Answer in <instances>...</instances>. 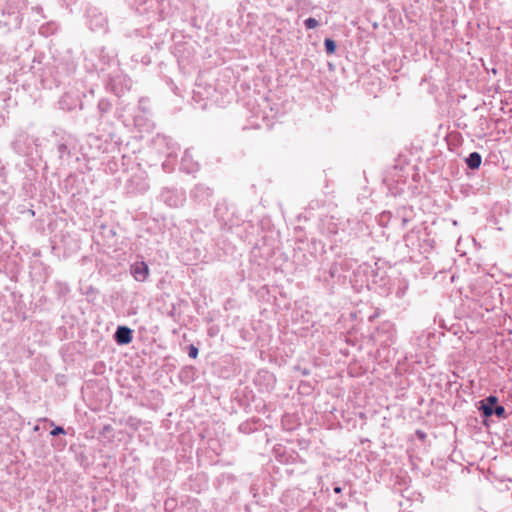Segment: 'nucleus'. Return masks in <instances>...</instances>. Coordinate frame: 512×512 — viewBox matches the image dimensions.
Returning <instances> with one entry per match:
<instances>
[{"label":"nucleus","mask_w":512,"mask_h":512,"mask_svg":"<svg viewBox=\"0 0 512 512\" xmlns=\"http://www.w3.org/2000/svg\"><path fill=\"white\" fill-rule=\"evenodd\" d=\"M189 356L193 359L198 356V349L194 345H190L189 347Z\"/></svg>","instance_id":"nucleus-13"},{"label":"nucleus","mask_w":512,"mask_h":512,"mask_svg":"<svg viewBox=\"0 0 512 512\" xmlns=\"http://www.w3.org/2000/svg\"><path fill=\"white\" fill-rule=\"evenodd\" d=\"M98 108L100 109L101 112H106L109 108V103L104 101V100H101L99 101L98 103Z\"/></svg>","instance_id":"nucleus-12"},{"label":"nucleus","mask_w":512,"mask_h":512,"mask_svg":"<svg viewBox=\"0 0 512 512\" xmlns=\"http://www.w3.org/2000/svg\"><path fill=\"white\" fill-rule=\"evenodd\" d=\"M43 421L49 422V424L54 427L50 431L51 436L56 437L61 434H63V435L67 434V431L62 426H56L53 421L48 420L47 418H44Z\"/></svg>","instance_id":"nucleus-8"},{"label":"nucleus","mask_w":512,"mask_h":512,"mask_svg":"<svg viewBox=\"0 0 512 512\" xmlns=\"http://www.w3.org/2000/svg\"><path fill=\"white\" fill-rule=\"evenodd\" d=\"M55 145H56L57 152H58L60 159H63L65 155L70 156L71 152L68 148L70 144L62 143V144H55Z\"/></svg>","instance_id":"nucleus-9"},{"label":"nucleus","mask_w":512,"mask_h":512,"mask_svg":"<svg viewBox=\"0 0 512 512\" xmlns=\"http://www.w3.org/2000/svg\"><path fill=\"white\" fill-rule=\"evenodd\" d=\"M7 14H8L9 19L6 21L0 20V23H3L4 26L9 27V28L10 27H15V28L19 27L21 24V21H22L20 13L16 10L12 9V10H8Z\"/></svg>","instance_id":"nucleus-3"},{"label":"nucleus","mask_w":512,"mask_h":512,"mask_svg":"<svg viewBox=\"0 0 512 512\" xmlns=\"http://www.w3.org/2000/svg\"><path fill=\"white\" fill-rule=\"evenodd\" d=\"M318 21L315 18H308L305 20V26L307 29H314L318 26Z\"/></svg>","instance_id":"nucleus-11"},{"label":"nucleus","mask_w":512,"mask_h":512,"mask_svg":"<svg viewBox=\"0 0 512 512\" xmlns=\"http://www.w3.org/2000/svg\"><path fill=\"white\" fill-rule=\"evenodd\" d=\"M87 24L92 31L105 33L107 31V17L96 7H89L86 11Z\"/></svg>","instance_id":"nucleus-1"},{"label":"nucleus","mask_w":512,"mask_h":512,"mask_svg":"<svg viewBox=\"0 0 512 512\" xmlns=\"http://www.w3.org/2000/svg\"><path fill=\"white\" fill-rule=\"evenodd\" d=\"M53 136H55L57 138L55 144H62V143L71 144V142L73 140L71 134H68L65 131H62L60 129L59 130H54L53 131Z\"/></svg>","instance_id":"nucleus-5"},{"label":"nucleus","mask_w":512,"mask_h":512,"mask_svg":"<svg viewBox=\"0 0 512 512\" xmlns=\"http://www.w3.org/2000/svg\"><path fill=\"white\" fill-rule=\"evenodd\" d=\"M39 429H40V428H39V426H38V425H36V426L34 427V429H33V430H34L35 432H37V431H39Z\"/></svg>","instance_id":"nucleus-16"},{"label":"nucleus","mask_w":512,"mask_h":512,"mask_svg":"<svg viewBox=\"0 0 512 512\" xmlns=\"http://www.w3.org/2000/svg\"><path fill=\"white\" fill-rule=\"evenodd\" d=\"M118 344H128V326H119L114 334Z\"/></svg>","instance_id":"nucleus-4"},{"label":"nucleus","mask_w":512,"mask_h":512,"mask_svg":"<svg viewBox=\"0 0 512 512\" xmlns=\"http://www.w3.org/2000/svg\"><path fill=\"white\" fill-rule=\"evenodd\" d=\"M496 402L497 398L495 396H490L487 398V403H482L481 409L486 417H489L493 414V405Z\"/></svg>","instance_id":"nucleus-7"},{"label":"nucleus","mask_w":512,"mask_h":512,"mask_svg":"<svg viewBox=\"0 0 512 512\" xmlns=\"http://www.w3.org/2000/svg\"><path fill=\"white\" fill-rule=\"evenodd\" d=\"M131 273L135 280L143 282L148 277L149 269L145 262H137L132 266Z\"/></svg>","instance_id":"nucleus-2"},{"label":"nucleus","mask_w":512,"mask_h":512,"mask_svg":"<svg viewBox=\"0 0 512 512\" xmlns=\"http://www.w3.org/2000/svg\"><path fill=\"white\" fill-rule=\"evenodd\" d=\"M325 48H326V52L327 54H334L335 51H336V43L332 40V39H325Z\"/></svg>","instance_id":"nucleus-10"},{"label":"nucleus","mask_w":512,"mask_h":512,"mask_svg":"<svg viewBox=\"0 0 512 512\" xmlns=\"http://www.w3.org/2000/svg\"><path fill=\"white\" fill-rule=\"evenodd\" d=\"M481 161H482L481 155L477 152H473L467 158L466 163L469 168L478 169L481 165Z\"/></svg>","instance_id":"nucleus-6"},{"label":"nucleus","mask_w":512,"mask_h":512,"mask_svg":"<svg viewBox=\"0 0 512 512\" xmlns=\"http://www.w3.org/2000/svg\"><path fill=\"white\" fill-rule=\"evenodd\" d=\"M334 491H335L336 493H340V492H341V488H340V487H335V488H334Z\"/></svg>","instance_id":"nucleus-15"},{"label":"nucleus","mask_w":512,"mask_h":512,"mask_svg":"<svg viewBox=\"0 0 512 512\" xmlns=\"http://www.w3.org/2000/svg\"><path fill=\"white\" fill-rule=\"evenodd\" d=\"M493 414L502 417L505 414V408L503 406H496V408L493 410Z\"/></svg>","instance_id":"nucleus-14"}]
</instances>
